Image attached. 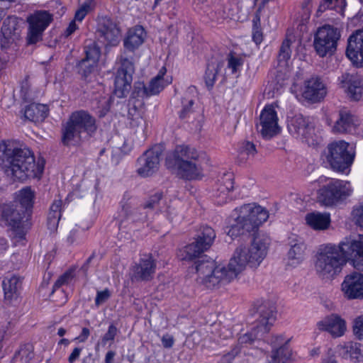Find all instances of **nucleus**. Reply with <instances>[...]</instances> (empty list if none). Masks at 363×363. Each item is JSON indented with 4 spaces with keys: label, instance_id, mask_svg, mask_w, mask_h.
Returning a JSON list of instances; mask_svg holds the SVG:
<instances>
[{
    "label": "nucleus",
    "instance_id": "obj_1",
    "mask_svg": "<svg viewBox=\"0 0 363 363\" xmlns=\"http://www.w3.org/2000/svg\"><path fill=\"white\" fill-rule=\"evenodd\" d=\"M270 240L267 236L254 238L250 247H238L227 266L216 265L213 261L199 259L192 268L198 274V281L213 289L231 282L249 265L257 267L267 253Z\"/></svg>",
    "mask_w": 363,
    "mask_h": 363
},
{
    "label": "nucleus",
    "instance_id": "obj_2",
    "mask_svg": "<svg viewBox=\"0 0 363 363\" xmlns=\"http://www.w3.org/2000/svg\"><path fill=\"white\" fill-rule=\"evenodd\" d=\"M348 261L363 271V235L357 240L345 238L338 245H320L314 262L315 272L320 279L331 280L341 273Z\"/></svg>",
    "mask_w": 363,
    "mask_h": 363
},
{
    "label": "nucleus",
    "instance_id": "obj_3",
    "mask_svg": "<svg viewBox=\"0 0 363 363\" xmlns=\"http://www.w3.org/2000/svg\"><path fill=\"white\" fill-rule=\"evenodd\" d=\"M0 159L5 174L14 180L38 177L44 169L43 159H38L36 162L33 152L27 147H20L14 140L0 143Z\"/></svg>",
    "mask_w": 363,
    "mask_h": 363
},
{
    "label": "nucleus",
    "instance_id": "obj_4",
    "mask_svg": "<svg viewBox=\"0 0 363 363\" xmlns=\"http://www.w3.org/2000/svg\"><path fill=\"white\" fill-rule=\"evenodd\" d=\"M168 169H177L178 173L186 179H194L202 173L200 155L194 147L179 145L173 152L166 157Z\"/></svg>",
    "mask_w": 363,
    "mask_h": 363
},
{
    "label": "nucleus",
    "instance_id": "obj_5",
    "mask_svg": "<svg viewBox=\"0 0 363 363\" xmlns=\"http://www.w3.org/2000/svg\"><path fill=\"white\" fill-rule=\"evenodd\" d=\"M257 315L256 325L250 333L241 335L237 345L252 344L255 340H262L268 334L276 319L277 308L274 301L270 299L257 301L254 305Z\"/></svg>",
    "mask_w": 363,
    "mask_h": 363
},
{
    "label": "nucleus",
    "instance_id": "obj_6",
    "mask_svg": "<svg viewBox=\"0 0 363 363\" xmlns=\"http://www.w3.org/2000/svg\"><path fill=\"white\" fill-rule=\"evenodd\" d=\"M96 130V121L88 112L79 111L72 113L62 129V141L64 145H75L80 141L82 131L89 133Z\"/></svg>",
    "mask_w": 363,
    "mask_h": 363
},
{
    "label": "nucleus",
    "instance_id": "obj_7",
    "mask_svg": "<svg viewBox=\"0 0 363 363\" xmlns=\"http://www.w3.org/2000/svg\"><path fill=\"white\" fill-rule=\"evenodd\" d=\"M354 155L350 144L344 140L328 144L325 151L327 162L333 170L339 172H344L351 166Z\"/></svg>",
    "mask_w": 363,
    "mask_h": 363
},
{
    "label": "nucleus",
    "instance_id": "obj_8",
    "mask_svg": "<svg viewBox=\"0 0 363 363\" xmlns=\"http://www.w3.org/2000/svg\"><path fill=\"white\" fill-rule=\"evenodd\" d=\"M341 36L340 30L333 26L325 25L320 28L314 38V48L320 57L333 55Z\"/></svg>",
    "mask_w": 363,
    "mask_h": 363
},
{
    "label": "nucleus",
    "instance_id": "obj_9",
    "mask_svg": "<svg viewBox=\"0 0 363 363\" xmlns=\"http://www.w3.org/2000/svg\"><path fill=\"white\" fill-rule=\"evenodd\" d=\"M352 192L349 182L334 180L322 187L318 192V201L323 206H331L346 199Z\"/></svg>",
    "mask_w": 363,
    "mask_h": 363
},
{
    "label": "nucleus",
    "instance_id": "obj_10",
    "mask_svg": "<svg viewBox=\"0 0 363 363\" xmlns=\"http://www.w3.org/2000/svg\"><path fill=\"white\" fill-rule=\"evenodd\" d=\"M118 67L114 81V93L118 98H123L129 93L135 72L132 57H128L124 52L120 57Z\"/></svg>",
    "mask_w": 363,
    "mask_h": 363
},
{
    "label": "nucleus",
    "instance_id": "obj_11",
    "mask_svg": "<svg viewBox=\"0 0 363 363\" xmlns=\"http://www.w3.org/2000/svg\"><path fill=\"white\" fill-rule=\"evenodd\" d=\"M264 342L269 345L273 349L270 355L267 357L265 363H289L292 352L289 347V339L282 334L264 335L262 339Z\"/></svg>",
    "mask_w": 363,
    "mask_h": 363
},
{
    "label": "nucleus",
    "instance_id": "obj_12",
    "mask_svg": "<svg viewBox=\"0 0 363 363\" xmlns=\"http://www.w3.org/2000/svg\"><path fill=\"white\" fill-rule=\"evenodd\" d=\"M216 238V232L210 226L203 225L200 228L196 241L186 245L182 255V259L192 260L199 257L204 251L213 244Z\"/></svg>",
    "mask_w": 363,
    "mask_h": 363
},
{
    "label": "nucleus",
    "instance_id": "obj_13",
    "mask_svg": "<svg viewBox=\"0 0 363 363\" xmlns=\"http://www.w3.org/2000/svg\"><path fill=\"white\" fill-rule=\"evenodd\" d=\"M164 148L162 145L157 144L147 150L137 160V172L143 177L154 174L160 167V158Z\"/></svg>",
    "mask_w": 363,
    "mask_h": 363
},
{
    "label": "nucleus",
    "instance_id": "obj_14",
    "mask_svg": "<svg viewBox=\"0 0 363 363\" xmlns=\"http://www.w3.org/2000/svg\"><path fill=\"white\" fill-rule=\"evenodd\" d=\"M52 20V16L46 11H36L29 16L27 21L29 24L27 33V43L35 44L42 40L43 33Z\"/></svg>",
    "mask_w": 363,
    "mask_h": 363
},
{
    "label": "nucleus",
    "instance_id": "obj_15",
    "mask_svg": "<svg viewBox=\"0 0 363 363\" xmlns=\"http://www.w3.org/2000/svg\"><path fill=\"white\" fill-rule=\"evenodd\" d=\"M96 34L106 45L116 46L120 42L121 30L116 21L108 16L99 18Z\"/></svg>",
    "mask_w": 363,
    "mask_h": 363
},
{
    "label": "nucleus",
    "instance_id": "obj_16",
    "mask_svg": "<svg viewBox=\"0 0 363 363\" xmlns=\"http://www.w3.org/2000/svg\"><path fill=\"white\" fill-rule=\"evenodd\" d=\"M277 112L272 106H266L262 111L259 122L257 124L259 133L264 138L269 139L279 132Z\"/></svg>",
    "mask_w": 363,
    "mask_h": 363
},
{
    "label": "nucleus",
    "instance_id": "obj_17",
    "mask_svg": "<svg viewBox=\"0 0 363 363\" xmlns=\"http://www.w3.org/2000/svg\"><path fill=\"white\" fill-rule=\"evenodd\" d=\"M156 261L151 254L145 255L131 267L130 279L132 281H149L152 279L156 271Z\"/></svg>",
    "mask_w": 363,
    "mask_h": 363
},
{
    "label": "nucleus",
    "instance_id": "obj_18",
    "mask_svg": "<svg viewBox=\"0 0 363 363\" xmlns=\"http://www.w3.org/2000/svg\"><path fill=\"white\" fill-rule=\"evenodd\" d=\"M341 289L348 299L363 298V274L352 272L345 276Z\"/></svg>",
    "mask_w": 363,
    "mask_h": 363
},
{
    "label": "nucleus",
    "instance_id": "obj_19",
    "mask_svg": "<svg viewBox=\"0 0 363 363\" xmlns=\"http://www.w3.org/2000/svg\"><path fill=\"white\" fill-rule=\"evenodd\" d=\"M289 246L287 252L288 264L295 267L305 259L306 255V245L303 238L293 234L289 237Z\"/></svg>",
    "mask_w": 363,
    "mask_h": 363
},
{
    "label": "nucleus",
    "instance_id": "obj_20",
    "mask_svg": "<svg viewBox=\"0 0 363 363\" xmlns=\"http://www.w3.org/2000/svg\"><path fill=\"white\" fill-rule=\"evenodd\" d=\"M20 21L15 16H9L3 21L1 28V45L7 48L20 37Z\"/></svg>",
    "mask_w": 363,
    "mask_h": 363
},
{
    "label": "nucleus",
    "instance_id": "obj_21",
    "mask_svg": "<svg viewBox=\"0 0 363 363\" xmlns=\"http://www.w3.org/2000/svg\"><path fill=\"white\" fill-rule=\"evenodd\" d=\"M288 128L295 137L301 138L308 144L311 143L310 140L313 139L314 128L302 115H296L292 118L288 124Z\"/></svg>",
    "mask_w": 363,
    "mask_h": 363
},
{
    "label": "nucleus",
    "instance_id": "obj_22",
    "mask_svg": "<svg viewBox=\"0 0 363 363\" xmlns=\"http://www.w3.org/2000/svg\"><path fill=\"white\" fill-rule=\"evenodd\" d=\"M0 213L6 224L13 228H18L23 219L28 220L29 218L28 216H24L23 210L21 209L17 203L0 205Z\"/></svg>",
    "mask_w": 363,
    "mask_h": 363
},
{
    "label": "nucleus",
    "instance_id": "obj_23",
    "mask_svg": "<svg viewBox=\"0 0 363 363\" xmlns=\"http://www.w3.org/2000/svg\"><path fill=\"white\" fill-rule=\"evenodd\" d=\"M358 125L357 117L346 108L340 110L338 118L332 127L334 133H352Z\"/></svg>",
    "mask_w": 363,
    "mask_h": 363
},
{
    "label": "nucleus",
    "instance_id": "obj_24",
    "mask_svg": "<svg viewBox=\"0 0 363 363\" xmlns=\"http://www.w3.org/2000/svg\"><path fill=\"white\" fill-rule=\"evenodd\" d=\"M303 98L312 102H318L326 95V88L321 79L312 77L304 82Z\"/></svg>",
    "mask_w": 363,
    "mask_h": 363
},
{
    "label": "nucleus",
    "instance_id": "obj_25",
    "mask_svg": "<svg viewBox=\"0 0 363 363\" xmlns=\"http://www.w3.org/2000/svg\"><path fill=\"white\" fill-rule=\"evenodd\" d=\"M346 55L352 62L363 64V30H357L349 37Z\"/></svg>",
    "mask_w": 363,
    "mask_h": 363
},
{
    "label": "nucleus",
    "instance_id": "obj_26",
    "mask_svg": "<svg viewBox=\"0 0 363 363\" xmlns=\"http://www.w3.org/2000/svg\"><path fill=\"white\" fill-rule=\"evenodd\" d=\"M240 209V213H242V216L247 219L254 230L265 222L269 217L268 211L260 206L249 203L241 206Z\"/></svg>",
    "mask_w": 363,
    "mask_h": 363
},
{
    "label": "nucleus",
    "instance_id": "obj_27",
    "mask_svg": "<svg viewBox=\"0 0 363 363\" xmlns=\"http://www.w3.org/2000/svg\"><path fill=\"white\" fill-rule=\"evenodd\" d=\"M232 216L233 217V220L232 223L229 220L230 225L227 227L228 230L226 232L228 235L232 238L244 235L246 233L255 231L252 225L247 221V219L242 216V213H240V208H236Z\"/></svg>",
    "mask_w": 363,
    "mask_h": 363
},
{
    "label": "nucleus",
    "instance_id": "obj_28",
    "mask_svg": "<svg viewBox=\"0 0 363 363\" xmlns=\"http://www.w3.org/2000/svg\"><path fill=\"white\" fill-rule=\"evenodd\" d=\"M341 83L351 100L359 101L362 98L363 82L360 77L345 74L342 76Z\"/></svg>",
    "mask_w": 363,
    "mask_h": 363
},
{
    "label": "nucleus",
    "instance_id": "obj_29",
    "mask_svg": "<svg viewBox=\"0 0 363 363\" xmlns=\"http://www.w3.org/2000/svg\"><path fill=\"white\" fill-rule=\"evenodd\" d=\"M317 325L319 330L328 331L334 337L342 335L346 330L345 320L335 315L326 317Z\"/></svg>",
    "mask_w": 363,
    "mask_h": 363
},
{
    "label": "nucleus",
    "instance_id": "obj_30",
    "mask_svg": "<svg viewBox=\"0 0 363 363\" xmlns=\"http://www.w3.org/2000/svg\"><path fill=\"white\" fill-rule=\"evenodd\" d=\"M23 277L18 275L11 274L6 276L2 281L5 299L8 301L16 299L20 295Z\"/></svg>",
    "mask_w": 363,
    "mask_h": 363
},
{
    "label": "nucleus",
    "instance_id": "obj_31",
    "mask_svg": "<svg viewBox=\"0 0 363 363\" xmlns=\"http://www.w3.org/2000/svg\"><path fill=\"white\" fill-rule=\"evenodd\" d=\"M145 33L142 26H135L128 30L124 39L123 45L129 51H134L144 42Z\"/></svg>",
    "mask_w": 363,
    "mask_h": 363
},
{
    "label": "nucleus",
    "instance_id": "obj_32",
    "mask_svg": "<svg viewBox=\"0 0 363 363\" xmlns=\"http://www.w3.org/2000/svg\"><path fill=\"white\" fill-rule=\"evenodd\" d=\"M49 108L41 104H31L25 108L24 116L34 123L43 122L48 115Z\"/></svg>",
    "mask_w": 363,
    "mask_h": 363
},
{
    "label": "nucleus",
    "instance_id": "obj_33",
    "mask_svg": "<svg viewBox=\"0 0 363 363\" xmlns=\"http://www.w3.org/2000/svg\"><path fill=\"white\" fill-rule=\"evenodd\" d=\"M35 200V191L30 187L23 188L18 192V206L23 210L24 216L30 217L32 214Z\"/></svg>",
    "mask_w": 363,
    "mask_h": 363
},
{
    "label": "nucleus",
    "instance_id": "obj_34",
    "mask_svg": "<svg viewBox=\"0 0 363 363\" xmlns=\"http://www.w3.org/2000/svg\"><path fill=\"white\" fill-rule=\"evenodd\" d=\"M197 98V89L196 86H191L187 88L182 99V110L179 112V117L185 118L193 112V105Z\"/></svg>",
    "mask_w": 363,
    "mask_h": 363
},
{
    "label": "nucleus",
    "instance_id": "obj_35",
    "mask_svg": "<svg viewBox=\"0 0 363 363\" xmlns=\"http://www.w3.org/2000/svg\"><path fill=\"white\" fill-rule=\"evenodd\" d=\"M306 220L315 230H325L329 226L330 218L329 214L313 212L306 215Z\"/></svg>",
    "mask_w": 363,
    "mask_h": 363
},
{
    "label": "nucleus",
    "instance_id": "obj_36",
    "mask_svg": "<svg viewBox=\"0 0 363 363\" xmlns=\"http://www.w3.org/2000/svg\"><path fill=\"white\" fill-rule=\"evenodd\" d=\"M338 352L343 358H350L354 362H359L363 360V353L357 343H348L340 346Z\"/></svg>",
    "mask_w": 363,
    "mask_h": 363
},
{
    "label": "nucleus",
    "instance_id": "obj_37",
    "mask_svg": "<svg viewBox=\"0 0 363 363\" xmlns=\"http://www.w3.org/2000/svg\"><path fill=\"white\" fill-rule=\"evenodd\" d=\"M233 179L231 175L225 176L222 178V180L218 184V187L216 196L219 198L218 201L219 203L227 202L228 194L233 189Z\"/></svg>",
    "mask_w": 363,
    "mask_h": 363
},
{
    "label": "nucleus",
    "instance_id": "obj_38",
    "mask_svg": "<svg viewBox=\"0 0 363 363\" xmlns=\"http://www.w3.org/2000/svg\"><path fill=\"white\" fill-rule=\"evenodd\" d=\"M130 125L135 131L144 132L147 128V123L143 118L142 112L138 111L135 107L129 110L128 112Z\"/></svg>",
    "mask_w": 363,
    "mask_h": 363
},
{
    "label": "nucleus",
    "instance_id": "obj_39",
    "mask_svg": "<svg viewBox=\"0 0 363 363\" xmlns=\"http://www.w3.org/2000/svg\"><path fill=\"white\" fill-rule=\"evenodd\" d=\"M33 357V346L28 343L21 346L18 351L15 353L13 360L15 362L29 363Z\"/></svg>",
    "mask_w": 363,
    "mask_h": 363
},
{
    "label": "nucleus",
    "instance_id": "obj_40",
    "mask_svg": "<svg viewBox=\"0 0 363 363\" xmlns=\"http://www.w3.org/2000/svg\"><path fill=\"white\" fill-rule=\"evenodd\" d=\"M257 152L254 143L250 141L242 142L238 150V160L240 162H245L250 157H253Z\"/></svg>",
    "mask_w": 363,
    "mask_h": 363
},
{
    "label": "nucleus",
    "instance_id": "obj_41",
    "mask_svg": "<svg viewBox=\"0 0 363 363\" xmlns=\"http://www.w3.org/2000/svg\"><path fill=\"white\" fill-rule=\"evenodd\" d=\"M219 69L218 62L208 63L204 75L205 83L208 89H211L215 83Z\"/></svg>",
    "mask_w": 363,
    "mask_h": 363
},
{
    "label": "nucleus",
    "instance_id": "obj_42",
    "mask_svg": "<svg viewBox=\"0 0 363 363\" xmlns=\"http://www.w3.org/2000/svg\"><path fill=\"white\" fill-rule=\"evenodd\" d=\"M85 57L84 59L90 60L91 63H97L101 51L99 47L95 42H90L84 47Z\"/></svg>",
    "mask_w": 363,
    "mask_h": 363
},
{
    "label": "nucleus",
    "instance_id": "obj_43",
    "mask_svg": "<svg viewBox=\"0 0 363 363\" xmlns=\"http://www.w3.org/2000/svg\"><path fill=\"white\" fill-rule=\"evenodd\" d=\"M121 214V216L125 217L131 222L145 221L146 220V215H143L141 218H138V210L132 209L131 206L128 204H123L122 206Z\"/></svg>",
    "mask_w": 363,
    "mask_h": 363
},
{
    "label": "nucleus",
    "instance_id": "obj_44",
    "mask_svg": "<svg viewBox=\"0 0 363 363\" xmlns=\"http://www.w3.org/2000/svg\"><path fill=\"white\" fill-rule=\"evenodd\" d=\"M260 18L258 13L255 14L252 20V39L257 45L260 44L263 40Z\"/></svg>",
    "mask_w": 363,
    "mask_h": 363
},
{
    "label": "nucleus",
    "instance_id": "obj_45",
    "mask_svg": "<svg viewBox=\"0 0 363 363\" xmlns=\"http://www.w3.org/2000/svg\"><path fill=\"white\" fill-rule=\"evenodd\" d=\"M168 83L167 81H160L159 77H153L147 86L150 96L158 94Z\"/></svg>",
    "mask_w": 363,
    "mask_h": 363
},
{
    "label": "nucleus",
    "instance_id": "obj_46",
    "mask_svg": "<svg viewBox=\"0 0 363 363\" xmlns=\"http://www.w3.org/2000/svg\"><path fill=\"white\" fill-rule=\"evenodd\" d=\"M164 203L162 193L157 192L149 197L144 204V208L161 211V203Z\"/></svg>",
    "mask_w": 363,
    "mask_h": 363
},
{
    "label": "nucleus",
    "instance_id": "obj_47",
    "mask_svg": "<svg viewBox=\"0 0 363 363\" xmlns=\"http://www.w3.org/2000/svg\"><path fill=\"white\" fill-rule=\"evenodd\" d=\"M148 92L149 91L148 89L147 88V85H145L144 82H136L134 84L131 96L133 98H148L150 97Z\"/></svg>",
    "mask_w": 363,
    "mask_h": 363
},
{
    "label": "nucleus",
    "instance_id": "obj_48",
    "mask_svg": "<svg viewBox=\"0 0 363 363\" xmlns=\"http://www.w3.org/2000/svg\"><path fill=\"white\" fill-rule=\"evenodd\" d=\"M291 41L288 38L283 41L278 55L279 62H286L291 57Z\"/></svg>",
    "mask_w": 363,
    "mask_h": 363
},
{
    "label": "nucleus",
    "instance_id": "obj_49",
    "mask_svg": "<svg viewBox=\"0 0 363 363\" xmlns=\"http://www.w3.org/2000/svg\"><path fill=\"white\" fill-rule=\"evenodd\" d=\"M243 64L241 57L234 55L230 52L228 57V67L232 70L233 74H235Z\"/></svg>",
    "mask_w": 363,
    "mask_h": 363
},
{
    "label": "nucleus",
    "instance_id": "obj_50",
    "mask_svg": "<svg viewBox=\"0 0 363 363\" xmlns=\"http://www.w3.org/2000/svg\"><path fill=\"white\" fill-rule=\"evenodd\" d=\"M96 63H91L90 60L82 59L79 65V72L84 77H86L94 70Z\"/></svg>",
    "mask_w": 363,
    "mask_h": 363
},
{
    "label": "nucleus",
    "instance_id": "obj_51",
    "mask_svg": "<svg viewBox=\"0 0 363 363\" xmlns=\"http://www.w3.org/2000/svg\"><path fill=\"white\" fill-rule=\"evenodd\" d=\"M240 352L241 346L235 345L229 352L222 356L218 363H231Z\"/></svg>",
    "mask_w": 363,
    "mask_h": 363
},
{
    "label": "nucleus",
    "instance_id": "obj_52",
    "mask_svg": "<svg viewBox=\"0 0 363 363\" xmlns=\"http://www.w3.org/2000/svg\"><path fill=\"white\" fill-rule=\"evenodd\" d=\"M96 108L99 109V115L100 117L104 116L110 108V98L101 97L97 102Z\"/></svg>",
    "mask_w": 363,
    "mask_h": 363
},
{
    "label": "nucleus",
    "instance_id": "obj_53",
    "mask_svg": "<svg viewBox=\"0 0 363 363\" xmlns=\"http://www.w3.org/2000/svg\"><path fill=\"white\" fill-rule=\"evenodd\" d=\"M118 330L116 325L113 324H111L108 326V331L105 333V335L102 337L101 342L104 345H106V343L109 341L113 342L116 336Z\"/></svg>",
    "mask_w": 363,
    "mask_h": 363
},
{
    "label": "nucleus",
    "instance_id": "obj_54",
    "mask_svg": "<svg viewBox=\"0 0 363 363\" xmlns=\"http://www.w3.org/2000/svg\"><path fill=\"white\" fill-rule=\"evenodd\" d=\"M61 216L62 213H55L52 211H49L48 216V226L50 230L53 231L57 229Z\"/></svg>",
    "mask_w": 363,
    "mask_h": 363
},
{
    "label": "nucleus",
    "instance_id": "obj_55",
    "mask_svg": "<svg viewBox=\"0 0 363 363\" xmlns=\"http://www.w3.org/2000/svg\"><path fill=\"white\" fill-rule=\"evenodd\" d=\"M73 278L72 272H66L62 275H61L58 279L55 281L53 286V291H55L57 289L60 288L64 284H68Z\"/></svg>",
    "mask_w": 363,
    "mask_h": 363
},
{
    "label": "nucleus",
    "instance_id": "obj_56",
    "mask_svg": "<svg viewBox=\"0 0 363 363\" xmlns=\"http://www.w3.org/2000/svg\"><path fill=\"white\" fill-rule=\"evenodd\" d=\"M354 223L360 228H363V203L352 211Z\"/></svg>",
    "mask_w": 363,
    "mask_h": 363
},
{
    "label": "nucleus",
    "instance_id": "obj_57",
    "mask_svg": "<svg viewBox=\"0 0 363 363\" xmlns=\"http://www.w3.org/2000/svg\"><path fill=\"white\" fill-rule=\"evenodd\" d=\"M167 217L171 223H178L182 220V216L177 209L172 206H168L167 209Z\"/></svg>",
    "mask_w": 363,
    "mask_h": 363
},
{
    "label": "nucleus",
    "instance_id": "obj_58",
    "mask_svg": "<svg viewBox=\"0 0 363 363\" xmlns=\"http://www.w3.org/2000/svg\"><path fill=\"white\" fill-rule=\"evenodd\" d=\"M111 296L110 291L108 289H105L103 291H98L95 298V304L96 306H99L102 303H105Z\"/></svg>",
    "mask_w": 363,
    "mask_h": 363
},
{
    "label": "nucleus",
    "instance_id": "obj_59",
    "mask_svg": "<svg viewBox=\"0 0 363 363\" xmlns=\"http://www.w3.org/2000/svg\"><path fill=\"white\" fill-rule=\"evenodd\" d=\"M354 335L358 339H363V315L356 318L353 326Z\"/></svg>",
    "mask_w": 363,
    "mask_h": 363
},
{
    "label": "nucleus",
    "instance_id": "obj_60",
    "mask_svg": "<svg viewBox=\"0 0 363 363\" xmlns=\"http://www.w3.org/2000/svg\"><path fill=\"white\" fill-rule=\"evenodd\" d=\"M62 205V201L61 200H55L50 208V211H52L55 213H61Z\"/></svg>",
    "mask_w": 363,
    "mask_h": 363
},
{
    "label": "nucleus",
    "instance_id": "obj_61",
    "mask_svg": "<svg viewBox=\"0 0 363 363\" xmlns=\"http://www.w3.org/2000/svg\"><path fill=\"white\" fill-rule=\"evenodd\" d=\"M81 352L82 348L75 347L68 357L69 363H73L74 362H75L79 357Z\"/></svg>",
    "mask_w": 363,
    "mask_h": 363
},
{
    "label": "nucleus",
    "instance_id": "obj_62",
    "mask_svg": "<svg viewBox=\"0 0 363 363\" xmlns=\"http://www.w3.org/2000/svg\"><path fill=\"white\" fill-rule=\"evenodd\" d=\"M90 335V331L87 328H83L81 334L75 338L79 342H84Z\"/></svg>",
    "mask_w": 363,
    "mask_h": 363
},
{
    "label": "nucleus",
    "instance_id": "obj_63",
    "mask_svg": "<svg viewBox=\"0 0 363 363\" xmlns=\"http://www.w3.org/2000/svg\"><path fill=\"white\" fill-rule=\"evenodd\" d=\"M162 342L165 348H170L174 344V339L169 335H164L162 338Z\"/></svg>",
    "mask_w": 363,
    "mask_h": 363
},
{
    "label": "nucleus",
    "instance_id": "obj_64",
    "mask_svg": "<svg viewBox=\"0 0 363 363\" xmlns=\"http://www.w3.org/2000/svg\"><path fill=\"white\" fill-rule=\"evenodd\" d=\"M77 28L74 21H72L65 31V37L71 35Z\"/></svg>",
    "mask_w": 363,
    "mask_h": 363
}]
</instances>
